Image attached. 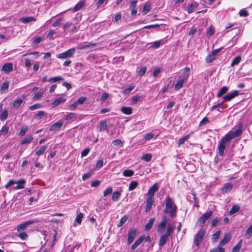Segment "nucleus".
Instances as JSON below:
<instances>
[{
	"mask_svg": "<svg viewBox=\"0 0 252 252\" xmlns=\"http://www.w3.org/2000/svg\"><path fill=\"white\" fill-rule=\"evenodd\" d=\"M252 236V224L247 229L245 237L247 239H250Z\"/></svg>",
	"mask_w": 252,
	"mask_h": 252,
	"instance_id": "a19ab883",
	"label": "nucleus"
},
{
	"mask_svg": "<svg viewBox=\"0 0 252 252\" xmlns=\"http://www.w3.org/2000/svg\"><path fill=\"white\" fill-rule=\"evenodd\" d=\"M153 202V198L148 197L146 200V204L145 207V212L146 213L150 212V211L151 209Z\"/></svg>",
	"mask_w": 252,
	"mask_h": 252,
	"instance_id": "f3484780",
	"label": "nucleus"
},
{
	"mask_svg": "<svg viewBox=\"0 0 252 252\" xmlns=\"http://www.w3.org/2000/svg\"><path fill=\"white\" fill-rule=\"evenodd\" d=\"M77 119V115L74 113H67L64 117L65 120L75 121Z\"/></svg>",
	"mask_w": 252,
	"mask_h": 252,
	"instance_id": "412c9836",
	"label": "nucleus"
},
{
	"mask_svg": "<svg viewBox=\"0 0 252 252\" xmlns=\"http://www.w3.org/2000/svg\"><path fill=\"white\" fill-rule=\"evenodd\" d=\"M151 9V4L149 2L145 3L143 7L142 12L144 15L146 14Z\"/></svg>",
	"mask_w": 252,
	"mask_h": 252,
	"instance_id": "393cba45",
	"label": "nucleus"
},
{
	"mask_svg": "<svg viewBox=\"0 0 252 252\" xmlns=\"http://www.w3.org/2000/svg\"><path fill=\"white\" fill-rule=\"evenodd\" d=\"M83 218V214L81 213L78 214L75 219V221L77 222L78 224H80L82 221Z\"/></svg>",
	"mask_w": 252,
	"mask_h": 252,
	"instance_id": "052dcab7",
	"label": "nucleus"
},
{
	"mask_svg": "<svg viewBox=\"0 0 252 252\" xmlns=\"http://www.w3.org/2000/svg\"><path fill=\"white\" fill-rule=\"evenodd\" d=\"M222 48L223 47H221L212 51L211 53L206 57L205 59L206 62L207 63H210L214 61L216 59L218 53H220Z\"/></svg>",
	"mask_w": 252,
	"mask_h": 252,
	"instance_id": "39448f33",
	"label": "nucleus"
},
{
	"mask_svg": "<svg viewBox=\"0 0 252 252\" xmlns=\"http://www.w3.org/2000/svg\"><path fill=\"white\" fill-rule=\"evenodd\" d=\"M228 90V88L226 86L222 87L218 92L217 96L218 97H220L223 94H225Z\"/></svg>",
	"mask_w": 252,
	"mask_h": 252,
	"instance_id": "c756f323",
	"label": "nucleus"
},
{
	"mask_svg": "<svg viewBox=\"0 0 252 252\" xmlns=\"http://www.w3.org/2000/svg\"><path fill=\"white\" fill-rule=\"evenodd\" d=\"M47 146L46 145H43L41 147V148L37 150L35 152V155L37 156H40V155H42L45 151L47 150Z\"/></svg>",
	"mask_w": 252,
	"mask_h": 252,
	"instance_id": "473e14b6",
	"label": "nucleus"
},
{
	"mask_svg": "<svg viewBox=\"0 0 252 252\" xmlns=\"http://www.w3.org/2000/svg\"><path fill=\"white\" fill-rule=\"evenodd\" d=\"M32 223V221H28L25 222V223H21L18 226L17 230L18 231L24 230L27 228V226L28 225H30Z\"/></svg>",
	"mask_w": 252,
	"mask_h": 252,
	"instance_id": "5701e85b",
	"label": "nucleus"
},
{
	"mask_svg": "<svg viewBox=\"0 0 252 252\" xmlns=\"http://www.w3.org/2000/svg\"><path fill=\"white\" fill-rule=\"evenodd\" d=\"M127 219H128V217L126 215L124 216L121 218V219L120 220L119 223L117 224V226L120 227V226H122L126 222Z\"/></svg>",
	"mask_w": 252,
	"mask_h": 252,
	"instance_id": "09e8293b",
	"label": "nucleus"
},
{
	"mask_svg": "<svg viewBox=\"0 0 252 252\" xmlns=\"http://www.w3.org/2000/svg\"><path fill=\"white\" fill-rule=\"evenodd\" d=\"M121 195V193L119 191H115L113 192L112 196V199L114 201H117L119 200L120 197Z\"/></svg>",
	"mask_w": 252,
	"mask_h": 252,
	"instance_id": "f704fd0d",
	"label": "nucleus"
},
{
	"mask_svg": "<svg viewBox=\"0 0 252 252\" xmlns=\"http://www.w3.org/2000/svg\"><path fill=\"white\" fill-rule=\"evenodd\" d=\"M41 106V105L39 103H36L34 104L31 106L29 107V109L31 110H33L36 109H38L40 108Z\"/></svg>",
	"mask_w": 252,
	"mask_h": 252,
	"instance_id": "338daca9",
	"label": "nucleus"
},
{
	"mask_svg": "<svg viewBox=\"0 0 252 252\" xmlns=\"http://www.w3.org/2000/svg\"><path fill=\"white\" fill-rule=\"evenodd\" d=\"M189 135H186L181 138L179 139L178 140V145L179 146L183 144L184 142L189 138Z\"/></svg>",
	"mask_w": 252,
	"mask_h": 252,
	"instance_id": "4d7b16f0",
	"label": "nucleus"
},
{
	"mask_svg": "<svg viewBox=\"0 0 252 252\" xmlns=\"http://www.w3.org/2000/svg\"><path fill=\"white\" fill-rule=\"evenodd\" d=\"M197 6V3L195 2H191L188 6V12L190 14L192 12L193 9Z\"/></svg>",
	"mask_w": 252,
	"mask_h": 252,
	"instance_id": "58836bf2",
	"label": "nucleus"
},
{
	"mask_svg": "<svg viewBox=\"0 0 252 252\" xmlns=\"http://www.w3.org/2000/svg\"><path fill=\"white\" fill-rule=\"evenodd\" d=\"M92 175H93V172L91 171V172H87V173L84 174L82 176V180L84 181H85V180L88 179L89 178H90L92 176Z\"/></svg>",
	"mask_w": 252,
	"mask_h": 252,
	"instance_id": "bf43d9fd",
	"label": "nucleus"
},
{
	"mask_svg": "<svg viewBox=\"0 0 252 252\" xmlns=\"http://www.w3.org/2000/svg\"><path fill=\"white\" fill-rule=\"evenodd\" d=\"M174 228L175 226L172 225L170 224H168L166 229V233L164 234L169 237L172 233Z\"/></svg>",
	"mask_w": 252,
	"mask_h": 252,
	"instance_id": "72a5a7b5",
	"label": "nucleus"
},
{
	"mask_svg": "<svg viewBox=\"0 0 252 252\" xmlns=\"http://www.w3.org/2000/svg\"><path fill=\"white\" fill-rule=\"evenodd\" d=\"M8 115V112L7 110H4L0 116V120L4 121L7 119Z\"/></svg>",
	"mask_w": 252,
	"mask_h": 252,
	"instance_id": "603ef678",
	"label": "nucleus"
},
{
	"mask_svg": "<svg viewBox=\"0 0 252 252\" xmlns=\"http://www.w3.org/2000/svg\"><path fill=\"white\" fill-rule=\"evenodd\" d=\"M143 99V96L140 94H137L131 97L130 100L131 105H135L138 102H142Z\"/></svg>",
	"mask_w": 252,
	"mask_h": 252,
	"instance_id": "f8f14e48",
	"label": "nucleus"
},
{
	"mask_svg": "<svg viewBox=\"0 0 252 252\" xmlns=\"http://www.w3.org/2000/svg\"><path fill=\"white\" fill-rule=\"evenodd\" d=\"M9 130V127L7 125H4L0 130V135H5Z\"/></svg>",
	"mask_w": 252,
	"mask_h": 252,
	"instance_id": "37998d69",
	"label": "nucleus"
},
{
	"mask_svg": "<svg viewBox=\"0 0 252 252\" xmlns=\"http://www.w3.org/2000/svg\"><path fill=\"white\" fill-rule=\"evenodd\" d=\"M66 101V99L63 97H59L56 99L52 103V105L54 107L58 106L60 104L63 103Z\"/></svg>",
	"mask_w": 252,
	"mask_h": 252,
	"instance_id": "a878e982",
	"label": "nucleus"
},
{
	"mask_svg": "<svg viewBox=\"0 0 252 252\" xmlns=\"http://www.w3.org/2000/svg\"><path fill=\"white\" fill-rule=\"evenodd\" d=\"M155 222L154 218H151L145 226V230L148 231L151 229Z\"/></svg>",
	"mask_w": 252,
	"mask_h": 252,
	"instance_id": "c85d7f7f",
	"label": "nucleus"
},
{
	"mask_svg": "<svg viewBox=\"0 0 252 252\" xmlns=\"http://www.w3.org/2000/svg\"><path fill=\"white\" fill-rule=\"evenodd\" d=\"M20 21L24 24H27L32 21H35L36 19L33 17L30 16L22 17L20 19Z\"/></svg>",
	"mask_w": 252,
	"mask_h": 252,
	"instance_id": "4be33fe9",
	"label": "nucleus"
},
{
	"mask_svg": "<svg viewBox=\"0 0 252 252\" xmlns=\"http://www.w3.org/2000/svg\"><path fill=\"white\" fill-rule=\"evenodd\" d=\"M85 5V2L84 1H80L72 9L73 12H76L80 9H81Z\"/></svg>",
	"mask_w": 252,
	"mask_h": 252,
	"instance_id": "2f4dec72",
	"label": "nucleus"
},
{
	"mask_svg": "<svg viewBox=\"0 0 252 252\" xmlns=\"http://www.w3.org/2000/svg\"><path fill=\"white\" fill-rule=\"evenodd\" d=\"M188 77V75H187L184 78L179 79L175 85V90H178L182 88L184 83L187 80Z\"/></svg>",
	"mask_w": 252,
	"mask_h": 252,
	"instance_id": "4468645a",
	"label": "nucleus"
},
{
	"mask_svg": "<svg viewBox=\"0 0 252 252\" xmlns=\"http://www.w3.org/2000/svg\"><path fill=\"white\" fill-rule=\"evenodd\" d=\"M28 235L25 232H20L18 234V237L22 240H26L28 238Z\"/></svg>",
	"mask_w": 252,
	"mask_h": 252,
	"instance_id": "774afa93",
	"label": "nucleus"
},
{
	"mask_svg": "<svg viewBox=\"0 0 252 252\" xmlns=\"http://www.w3.org/2000/svg\"><path fill=\"white\" fill-rule=\"evenodd\" d=\"M113 144L115 146H118L119 147H122L123 145L122 141L119 139H117V140H114L113 141Z\"/></svg>",
	"mask_w": 252,
	"mask_h": 252,
	"instance_id": "69168bd1",
	"label": "nucleus"
},
{
	"mask_svg": "<svg viewBox=\"0 0 252 252\" xmlns=\"http://www.w3.org/2000/svg\"><path fill=\"white\" fill-rule=\"evenodd\" d=\"M239 14L240 16L245 17L249 15V13L247 10L245 9H243L240 11Z\"/></svg>",
	"mask_w": 252,
	"mask_h": 252,
	"instance_id": "0e129e2a",
	"label": "nucleus"
},
{
	"mask_svg": "<svg viewBox=\"0 0 252 252\" xmlns=\"http://www.w3.org/2000/svg\"><path fill=\"white\" fill-rule=\"evenodd\" d=\"M133 174L134 171L132 170L126 169L123 172V175L125 177H131Z\"/></svg>",
	"mask_w": 252,
	"mask_h": 252,
	"instance_id": "ea45409f",
	"label": "nucleus"
},
{
	"mask_svg": "<svg viewBox=\"0 0 252 252\" xmlns=\"http://www.w3.org/2000/svg\"><path fill=\"white\" fill-rule=\"evenodd\" d=\"M112 192V188L111 187H108L103 191V195H104V196H106L108 194L111 193Z\"/></svg>",
	"mask_w": 252,
	"mask_h": 252,
	"instance_id": "e2e57ef3",
	"label": "nucleus"
},
{
	"mask_svg": "<svg viewBox=\"0 0 252 252\" xmlns=\"http://www.w3.org/2000/svg\"><path fill=\"white\" fill-rule=\"evenodd\" d=\"M107 123L105 121H101L99 122V130L100 131L105 130L107 128Z\"/></svg>",
	"mask_w": 252,
	"mask_h": 252,
	"instance_id": "c9c22d12",
	"label": "nucleus"
},
{
	"mask_svg": "<svg viewBox=\"0 0 252 252\" xmlns=\"http://www.w3.org/2000/svg\"><path fill=\"white\" fill-rule=\"evenodd\" d=\"M145 237L144 235H141L138 239H137L135 242L131 246L130 249L131 251L134 250L139 245H140L145 240Z\"/></svg>",
	"mask_w": 252,
	"mask_h": 252,
	"instance_id": "ddd939ff",
	"label": "nucleus"
},
{
	"mask_svg": "<svg viewBox=\"0 0 252 252\" xmlns=\"http://www.w3.org/2000/svg\"><path fill=\"white\" fill-rule=\"evenodd\" d=\"M242 133V126H239L237 129L233 131L229 132L225 136L230 141L232 139L240 136Z\"/></svg>",
	"mask_w": 252,
	"mask_h": 252,
	"instance_id": "20e7f679",
	"label": "nucleus"
},
{
	"mask_svg": "<svg viewBox=\"0 0 252 252\" xmlns=\"http://www.w3.org/2000/svg\"><path fill=\"white\" fill-rule=\"evenodd\" d=\"M33 139V137L32 136H30L28 137L25 138L22 141L21 144L22 145L28 144L30 143Z\"/></svg>",
	"mask_w": 252,
	"mask_h": 252,
	"instance_id": "a18cd8bd",
	"label": "nucleus"
},
{
	"mask_svg": "<svg viewBox=\"0 0 252 252\" xmlns=\"http://www.w3.org/2000/svg\"><path fill=\"white\" fill-rule=\"evenodd\" d=\"M95 46H96L95 44L90 42V43H88L87 44H86L85 46L80 47L79 48L80 49H85L90 48V47H92V48L94 47H95Z\"/></svg>",
	"mask_w": 252,
	"mask_h": 252,
	"instance_id": "5fc2aeb1",
	"label": "nucleus"
},
{
	"mask_svg": "<svg viewBox=\"0 0 252 252\" xmlns=\"http://www.w3.org/2000/svg\"><path fill=\"white\" fill-rule=\"evenodd\" d=\"M212 214L213 212L212 211H210L204 213L198 219L197 222V224H198L201 227H203L205 221L212 215Z\"/></svg>",
	"mask_w": 252,
	"mask_h": 252,
	"instance_id": "423d86ee",
	"label": "nucleus"
},
{
	"mask_svg": "<svg viewBox=\"0 0 252 252\" xmlns=\"http://www.w3.org/2000/svg\"><path fill=\"white\" fill-rule=\"evenodd\" d=\"M230 140L225 135L220 139L218 145L219 154L220 156L223 155L226 144Z\"/></svg>",
	"mask_w": 252,
	"mask_h": 252,
	"instance_id": "7ed1b4c3",
	"label": "nucleus"
},
{
	"mask_svg": "<svg viewBox=\"0 0 252 252\" xmlns=\"http://www.w3.org/2000/svg\"><path fill=\"white\" fill-rule=\"evenodd\" d=\"M239 94V91L237 90L233 91L232 93H229L223 97V103L225 101H228L234 98Z\"/></svg>",
	"mask_w": 252,
	"mask_h": 252,
	"instance_id": "9d476101",
	"label": "nucleus"
},
{
	"mask_svg": "<svg viewBox=\"0 0 252 252\" xmlns=\"http://www.w3.org/2000/svg\"><path fill=\"white\" fill-rule=\"evenodd\" d=\"M165 206L163 212L169 214L171 218L176 217L177 212V207L173 199L169 196H167L165 198Z\"/></svg>",
	"mask_w": 252,
	"mask_h": 252,
	"instance_id": "f257e3e1",
	"label": "nucleus"
},
{
	"mask_svg": "<svg viewBox=\"0 0 252 252\" xmlns=\"http://www.w3.org/2000/svg\"><path fill=\"white\" fill-rule=\"evenodd\" d=\"M168 237H169L168 236L165 235L164 234L161 236L159 240L158 243L160 249L162 246H164L165 244Z\"/></svg>",
	"mask_w": 252,
	"mask_h": 252,
	"instance_id": "aec40b11",
	"label": "nucleus"
},
{
	"mask_svg": "<svg viewBox=\"0 0 252 252\" xmlns=\"http://www.w3.org/2000/svg\"><path fill=\"white\" fill-rule=\"evenodd\" d=\"M137 233V230L136 229H130L128 232L127 234V244H131L134 240L136 234Z\"/></svg>",
	"mask_w": 252,
	"mask_h": 252,
	"instance_id": "6e6552de",
	"label": "nucleus"
},
{
	"mask_svg": "<svg viewBox=\"0 0 252 252\" xmlns=\"http://www.w3.org/2000/svg\"><path fill=\"white\" fill-rule=\"evenodd\" d=\"M214 32H215V28L212 26L209 27L207 29V34L209 36H212L214 34Z\"/></svg>",
	"mask_w": 252,
	"mask_h": 252,
	"instance_id": "6e6d98bb",
	"label": "nucleus"
},
{
	"mask_svg": "<svg viewBox=\"0 0 252 252\" xmlns=\"http://www.w3.org/2000/svg\"><path fill=\"white\" fill-rule=\"evenodd\" d=\"M231 239V235L229 233H225L223 239L220 241L219 245L221 246L225 245Z\"/></svg>",
	"mask_w": 252,
	"mask_h": 252,
	"instance_id": "6ab92c4d",
	"label": "nucleus"
},
{
	"mask_svg": "<svg viewBox=\"0 0 252 252\" xmlns=\"http://www.w3.org/2000/svg\"><path fill=\"white\" fill-rule=\"evenodd\" d=\"M8 88H9V82L8 81H6V82H4L1 88H0V91L1 92H4V91H7V90L8 89Z\"/></svg>",
	"mask_w": 252,
	"mask_h": 252,
	"instance_id": "864d4df0",
	"label": "nucleus"
},
{
	"mask_svg": "<svg viewBox=\"0 0 252 252\" xmlns=\"http://www.w3.org/2000/svg\"><path fill=\"white\" fill-rule=\"evenodd\" d=\"M13 70V64L11 63H7L4 64L1 68L0 69L1 71L4 72L5 73H8Z\"/></svg>",
	"mask_w": 252,
	"mask_h": 252,
	"instance_id": "9b49d317",
	"label": "nucleus"
},
{
	"mask_svg": "<svg viewBox=\"0 0 252 252\" xmlns=\"http://www.w3.org/2000/svg\"><path fill=\"white\" fill-rule=\"evenodd\" d=\"M243 244V240L241 239L238 243L233 248L232 252H239Z\"/></svg>",
	"mask_w": 252,
	"mask_h": 252,
	"instance_id": "bb28decb",
	"label": "nucleus"
},
{
	"mask_svg": "<svg viewBox=\"0 0 252 252\" xmlns=\"http://www.w3.org/2000/svg\"><path fill=\"white\" fill-rule=\"evenodd\" d=\"M76 49L72 48L59 54L57 55V58L60 59H66L73 56L75 53Z\"/></svg>",
	"mask_w": 252,
	"mask_h": 252,
	"instance_id": "f03ea898",
	"label": "nucleus"
},
{
	"mask_svg": "<svg viewBox=\"0 0 252 252\" xmlns=\"http://www.w3.org/2000/svg\"><path fill=\"white\" fill-rule=\"evenodd\" d=\"M233 184L231 183H227L221 189V193L222 194L230 192L233 188Z\"/></svg>",
	"mask_w": 252,
	"mask_h": 252,
	"instance_id": "a211bd4d",
	"label": "nucleus"
},
{
	"mask_svg": "<svg viewBox=\"0 0 252 252\" xmlns=\"http://www.w3.org/2000/svg\"><path fill=\"white\" fill-rule=\"evenodd\" d=\"M158 189V187L157 183H155L148 190V197L153 198L154 196V194L155 192H156Z\"/></svg>",
	"mask_w": 252,
	"mask_h": 252,
	"instance_id": "2eb2a0df",
	"label": "nucleus"
},
{
	"mask_svg": "<svg viewBox=\"0 0 252 252\" xmlns=\"http://www.w3.org/2000/svg\"><path fill=\"white\" fill-rule=\"evenodd\" d=\"M240 209V207L238 205H234L232 206L231 209L229 211V214L232 215L238 212Z\"/></svg>",
	"mask_w": 252,
	"mask_h": 252,
	"instance_id": "7c9ffc66",
	"label": "nucleus"
},
{
	"mask_svg": "<svg viewBox=\"0 0 252 252\" xmlns=\"http://www.w3.org/2000/svg\"><path fill=\"white\" fill-rule=\"evenodd\" d=\"M152 155L151 154H146L143 155V156L141 158L142 159L147 162L150 161Z\"/></svg>",
	"mask_w": 252,
	"mask_h": 252,
	"instance_id": "3c124183",
	"label": "nucleus"
},
{
	"mask_svg": "<svg viewBox=\"0 0 252 252\" xmlns=\"http://www.w3.org/2000/svg\"><path fill=\"white\" fill-rule=\"evenodd\" d=\"M241 60V57L240 56L235 57L232 60L231 65L234 66V65L238 64Z\"/></svg>",
	"mask_w": 252,
	"mask_h": 252,
	"instance_id": "79ce46f5",
	"label": "nucleus"
},
{
	"mask_svg": "<svg viewBox=\"0 0 252 252\" xmlns=\"http://www.w3.org/2000/svg\"><path fill=\"white\" fill-rule=\"evenodd\" d=\"M45 112L43 111H39L38 112L37 114L35 116V118L36 119H41L44 115Z\"/></svg>",
	"mask_w": 252,
	"mask_h": 252,
	"instance_id": "680f3d73",
	"label": "nucleus"
},
{
	"mask_svg": "<svg viewBox=\"0 0 252 252\" xmlns=\"http://www.w3.org/2000/svg\"><path fill=\"white\" fill-rule=\"evenodd\" d=\"M138 184V182L136 181H131L129 184V186H128L129 190L130 191V190H132L134 189L137 186Z\"/></svg>",
	"mask_w": 252,
	"mask_h": 252,
	"instance_id": "4c0bfd02",
	"label": "nucleus"
},
{
	"mask_svg": "<svg viewBox=\"0 0 252 252\" xmlns=\"http://www.w3.org/2000/svg\"><path fill=\"white\" fill-rule=\"evenodd\" d=\"M26 181L25 179H21L18 180V181L16 182L15 184H17V186L14 187V189H23L24 188V185Z\"/></svg>",
	"mask_w": 252,
	"mask_h": 252,
	"instance_id": "b1692460",
	"label": "nucleus"
},
{
	"mask_svg": "<svg viewBox=\"0 0 252 252\" xmlns=\"http://www.w3.org/2000/svg\"><path fill=\"white\" fill-rule=\"evenodd\" d=\"M220 233V230H219L212 235V240L213 242L215 243L218 240Z\"/></svg>",
	"mask_w": 252,
	"mask_h": 252,
	"instance_id": "e433bc0d",
	"label": "nucleus"
},
{
	"mask_svg": "<svg viewBox=\"0 0 252 252\" xmlns=\"http://www.w3.org/2000/svg\"><path fill=\"white\" fill-rule=\"evenodd\" d=\"M63 125V122L61 121H59L55 124H53L50 127L51 131H58L59 130Z\"/></svg>",
	"mask_w": 252,
	"mask_h": 252,
	"instance_id": "dca6fc26",
	"label": "nucleus"
},
{
	"mask_svg": "<svg viewBox=\"0 0 252 252\" xmlns=\"http://www.w3.org/2000/svg\"><path fill=\"white\" fill-rule=\"evenodd\" d=\"M64 79L61 76H56L52 78H51L49 79L48 81L51 83H54L58 81H62Z\"/></svg>",
	"mask_w": 252,
	"mask_h": 252,
	"instance_id": "8fccbe9b",
	"label": "nucleus"
},
{
	"mask_svg": "<svg viewBox=\"0 0 252 252\" xmlns=\"http://www.w3.org/2000/svg\"><path fill=\"white\" fill-rule=\"evenodd\" d=\"M210 252H225V249L219 245L217 247L211 250Z\"/></svg>",
	"mask_w": 252,
	"mask_h": 252,
	"instance_id": "c03bdc74",
	"label": "nucleus"
},
{
	"mask_svg": "<svg viewBox=\"0 0 252 252\" xmlns=\"http://www.w3.org/2000/svg\"><path fill=\"white\" fill-rule=\"evenodd\" d=\"M167 222L168 220L166 217H162V220L158 226L157 231L158 233H162L164 231Z\"/></svg>",
	"mask_w": 252,
	"mask_h": 252,
	"instance_id": "0eeeda50",
	"label": "nucleus"
},
{
	"mask_svg": "<svg viewBox=\"0 0 252 252\" xmlns=\"http://www.w3.org/2000/svg\"><path fill=\"white\" fill-rule=\"evenodd\" d=\"M121 112L126 115H130L132 114V108L129 107H122L121 109Z\"/></svg>",
	"mask_w": 252,
	"mask_h": 252,
	"instance_id": "cd10ccee",
	"label": "nucleus"
},
{
	"mask_svg": "<svg viewBox=\"0 0 252 252\" xmlns=\"http://www.w3.org/2000/svg\"><path fill=\"white\" fill-rule=\"evenodd\" d=\"M23 102V100L21 98L15 100L12 103L13 107L18 108L21 105Z\"/></svg>",
	"mask_w": 252,
	"mask_h": 252,
	"instance_id": "49530a36",
	"label": "nucleus"
},
{
	"mask_svg": "<svg viewBox=\"0 0 252 252\" xmlns=\"http://www.w3.org/2000/svg\"><path fill=\"white\" fill-rule=\"evenodd\" d=\"M28 130V128L27 126L23 127L20 132H19L18 135L20 136H23L25 135L26 132Z\"/></svg>",
	"mask_w": 252,
	"mask_h": 252,
	"instance_id": "13d9d810",
	"label": "nucleus"
},
{
	"mask_svg": "<svg viewBox=\"0 0 252 252\" xmlns=\"http://www.w3.org/2000/svg\"><path fill=\"white\" fill-rule=\"evenodd\" d=\"M221 220V218H216L215 219H214L212 222H211V227L212 228L215 227L217 225L218 223Z\"/></svg>",
	"mask_w": 252,
	"mask_h": 252,
	"instance_id": "de8ad7c7",
	"label": "nucleus"
},
{
	"mask_svg": "<svg viewBox=\"0 0 252 252\" xmlns=\"http://www.w3.org/2000/svg\"><path fill=\"white\" fill-rule=\"evenodd\" d=\"M205 233V230L201 229L199 230L196 234L195 238L194 239V243L196 245L198 246L202 241L204 235Z\"/></svg>",
	"mask_w": 252,
	"mask_h": 252,
	"instance_id": "1a4fd4ad",
	"label": "nucleus"
}]
</instances>
